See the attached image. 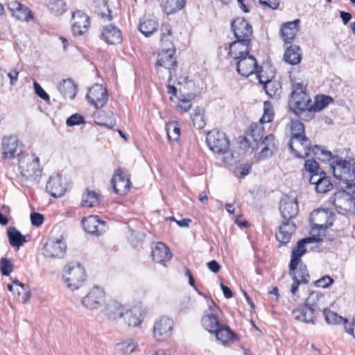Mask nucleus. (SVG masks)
Segmentation results:
<instances>
[{"instance_id":"1","label":"nucleus","mask_w":355,"mask_h":355,"mask_svg":"<svg viewBox=\"0 0 355 355\" xmlns=\"http://www.w3.org/2000/svg\"><path fill=\"white\" fill-rule=\"evenodd\" d=\"M292 85V92L288 101L291 110L297 115H300L305 111L310 112L311 99L306 92L308 85L306 80H300L290 76Z\"/></svg>"},{"instance_id":"2","label":"nucleus","mask_w":355,"mask_h":355,"mask_svg":"<svg viewBox=\"0 0 355 355\" xmlns=\"http://www.w3.org/2000/svg\"><path fill=\"white\" fill-rule=\"evenodd\" d=\"M329 201L340 214L355 213V184L345 186L343 189L336 191Z\"/></svg>"},{"instance_id":"3","label":"nucleus","mask_w":355,"mask_h":355,"mask_svg":"<svg viewBox=\"0 0 355 355\" xmlns=\"http://www.w3.org/2000/svg\"><path fill=\"white\" fill-rule=\"evenodd\" d=\"M63 281L71 291L78 290L86 279V272L83 266L78 262H71L63 269Z\"/></svg>"},{"instance_id":"4","label":"nucleus","mask_w":355,"mask_h":355,"mask_svg":"<svg viewBox=\"0 0 355 355\" xmlns=\"http://www.w3.org/2000/svg\"><path fill=\"white\" fill-rule=\"evenodd\" d=\"M19 168L21 175L26 180L35 179L40 175L39 158L34 154H26L19 159Z\"/></svg>"},{"instance_id":"5","label":"nucleus","mask_w":355,"mask_h":355,"mask_svg":"<svg viewBox=\"0 0 355 355\" xmlns=\"http://www.w3.org/2000/svg\"><path fill=\"white\" fill-rule=\"evenodd\" d=\"M81 303L87 310H98L106 304L105 293L103 288L94 286L82 299Z\"/></svg>"},{"instance_id":"6","label":"nucleus","mask_w":355,"mask_h":355,"mask_svg":"<svg viewBox=\"0 0 355 355\" xmlns=\"http://www.w3.org/2000/svg\"><path fill=\"white\" fill-rule=\"evenodd\" d=\"M274 112L270 103L265 101L263 104V114L259 122L252 123L250 125L251 136L254 141L262 140L264 135L263 125L272 121Z\"/></svg>"},{"instance_id":"7","label":"nucleus","mask_w":355,"mask_h":355,"mask_svg":"<svg viewBox=\"0 0 355 355\" xmlns=\"http://www.w3.org/2000/svg\"><path fill=\"white\" fill-rule=\"evenodd\" d=\"M174 322L168 317L157 319L153 325V336L157 341H165L170 338L173 332Z\"/></svg>"},{"instance_id":"8","label":"nucleus","mask_w":355,"mask_h":355,"mask_svg":"<svg viewBox=\"0 0 355 355\" xmlns=\"http://www.w3.org/2000/svg\"><path fill=\"white\" fill-rule=\"evenodd\" d=\"M331 168L334 176L342 182L345 186L354 184L352 182L355 178V169L351 170V164L349 162L340 159Z\"/></svg>"},{"instance_id":"9","label":"nucleus","mask_w":355,"mask_h":355,"mask_svg":"<svg viewBox=\"0 0 355 355\" xmlns=\"http://www.w3.org/2000/svg\"><path fill=\"white\" fill-rule=\"evenodd\" d=\"M219 308L211 301L208 308L204 311V315L201 319V323L205 329L214 334L223 324H220L218 318Z\"/></svg>"},{"instance_id":"10","label":"nucleus","mask_w":355,"mask_h":355,"mask_svg":"<svg viewBox=\"0 0 355 355\" xmlns=\"http://www.w3.org/2000/svg\"><path fill=\"white\" fill-rule=\"evenodd\" d=\"M206 141L209 149L215 154L225 150L230 146V141L225 133L217 130L209 131L207 135Z\"/></svg>"},{"instance_id":"11","label":"nucleus","mask_w":355,"mask_h":355,"mask_svg":"<svg viewBox=\"0 0 355 355\" xmlns=\"http://www.w3.org/2000/svg\"><path fill=\"white\" fill-rule=\"evenodd\" d=\"M111 184L114 191L116 194H126L129 191L131 186L130 175L121 168H118L114 172L111 180Z\"/></svg>"},{"instance_id":"12","label":"nucleus","mask_w":355,"mask_h":355,"mask_svg":"<svg viewBox=\"0 0 355 355\" xmlns=\"http://www.w3.org/2000/svg\"><path fill=\"white\" fill-rule=\"evenodd\" d=\"M67 246L62 239L49 240L43 248L42 253L46 257L63 258L66 254Z\"/></svg>"},{"instance_id":"13","label":"nucleus","mask_w":355,"mask_h":355,"mask_svg":"<svg viewBox=\"0 0 355 355\" xmlns=\"http://www.w3.org/2000/svg\"><path fill=\"white\" fill-rule=\"evenodd\" d=\"M311 141L307 137H291L289 141L291 152L297 158L304 159L311 152Z\"/></svg>"},{"instance_id":"14","label":"nucleus","mask_w":355,"mask_h":355,"mask_svg":"<svg viewBox=\"0 0 355 355\" xmlns=\"http://www.w3.org/2000/svg\"><path fill=\"white\" fill-rule=\"evenodd\" d=\"M87 98L91 105L99 109L107 103L108 94L107 89L102 85L96 84L89 89Z\"/></svg>"},{"instance_id":"15","label":"nucleus","mask_w":355,"mask_h":355,"mask_svg":"<svg viewBox=\"0 0 355 355\" xmlns=\"http://www.w3.org/2000/svg\"><path fill=\"white\" fill-rule=\"evenodd\" d=\"M299 211L296 197L284 196L279 203V211L284 220H293Z\"/></svg>"},{"instance_id":"16","label":"nucleus","mask_w":355,"mask_h":355,"mask_svg":"<svg viewBox=\"0 0 355 355\" xmlns=\"http://www.w3.org/2000/svg\"><path fill=\"white\" fill-rule=\"evenodd\" d=\"M175 51L173 49L168 48L166 51H162L158 54V59L156 62L157 71H160V67H164L168 71L169 80L171 79L172 71L177 67V62L173 57Z\"/></svg>"},{"instance_id":"17","label":"nucleus","mask_w":355,"mask_h":355,"mask_svg":"<svg viewBox=\"0 0 355 355\" xmlns=\"http://www.w3.org/2000/svg\"><path fill=\"white\" fill-rule=\"evenodd\" d=\"M19 152V140L16 136H5L1 141V156L4 159L15 158Z\"/></svg>"},{"instance_id":"18","label":"nucleus","mask_w":355,"mask_h":355,"mask_svg":"<svg viewBox=\"0 0 355 355\" xmlns=\"http://www.w3.org/2000/svg\"><path fill=\"white\" fill-rule=\"evenodd\" d=\"M232 28L236 39L251 41L252 28L243 17L235 19L232 23Z\"/></svg>"},{"instance_id":"19","label":"nucleus","mask_w":355,"mask_h":355,"mask_svg":"<svg viewBox=\"0 0 355 355\" xmlns=\"http://www.w3.org/2000/svg\"><path fill=\"white\" fill-rule=\"evenodd\" d=\"M73 23L71 31L74 35H82L86 33L90 25L89 17L80 10L73 13Z\"/></svg>"},{"instance_id":"20","label":"nucleus","mask_w":355,"mask_h":355,"mask_svg":"<svg viewBox=\"0 0 355 355\" xmlns=\"http://www.w3.org/2000/svg\"><path fill=\"white\" fill-rule=\"evenodd\" d=\"M318 241V239L314 236L306 237L300 240L297 243V246L292 251L289 268L293 270L295 267L297 266L302 256L306 252V244L317 242Z\"/></svg>"},{"instance_id":"21","label":"nucleus","mask_w":355,"mask_h":355,"mask_svg":"<svg viewBox=\"0 0 355 355\" xmlns=\"http://www.w3.org/2000/svg\"><path fill=\"white\" fill-rule=\"evenodd\" d=\"M144 318V313L142 309L135 306L129 309H125L122 318L128 327H137L142 323Z\"/></svg>"},{"instance_id":"22","label":"nucleus","mask_w":355,"mask_h":355,"mask_svg":"<svg viewBox=\"0 0 355 355\" xmlns=\"http://www.w3.org/2000/svg\"><path fill=\"white\" fill-rule=\"evenodd\" d=\"M251 41L238 40L230 44L229 55L234 60H240L248 55Z\"/></svg>"},{"instance_id":"23","label":"nucleus","mask_w":355,"mask_h":355,"mask_svg":"<svg viewBox=\"0 0 355 355\" xmlns=\"http://www.w3.org/2000/svg\"><path fill=\"white\" fill-rule=\"evenodd\" d=\"M82 224L85 230L92 234L100 235L107 229L105 223L100 220L97 216H89L84 218Z\"/></svg>"},{"instance_id":"24","label":"nucleus","mask_w":355,"mask_h":355,"mask_svg":"<svg viewBox=\"0 0 355 355\" xmlns=\"http://www.w3.org/2000/svg\"><path fill=\"white\" fill-rule=\"evenodd\" d=\"M236 69L243 76L248 77L258 69L257 62L252 55L243 57L239 60Z\"/></svg>"},{"instance_id":"25","label":"nucleus","mask_w":355,"mask_h":355,"mask_svg":"<svg viewBox=\"0 0 355 355\" xmlns=\"http://www.w3.org/2000/svg\"><path fill=\"white\" fill-rule=\"evenodd\" d=\"M295 230L296 225L293 220H283L276 233L277 240L282 244H287Z\"/></svg>"},{"instance_id":"26","label":"nucleus","mask_w":355,"mask_h":355,"mask_svg":"<svg viewBox=\"0 0 355 355\" xmlns=\"http://www.w3.org/2000/svg\"><path fill=\"white\" fill-rule=\"evenodd\" d=\"M295 230L296 225L293 220H283L276 233L277 240L282 244H287Z\"/></svg>"},{"instance_id":"27","label":"nucleus","mask_w":355,"mask_h":355,"mask_svg":"<svg viewBox=\"0 0 355 355\" xmlns=\"http://www.w3.org/2000/svg\"><path fill=\"white\" fill-rule=\"evenodd\" d=\"M46 191L54 198L61 197L64 195L66 187L62 183V178L60 174L51 176L46 186Z\"/></svg>"},{"instance_id":"28","label":"nucleus","mask_w":355,"mask_h":355,"mask_svg":"<svg viewBox=\"0 0 355 355\" xmlns=\"http://www.w3.org/2000/svg\"><path fill=\"white\" fill-rule=\"evenodd\" d=\"M259 83L263 85L264 90L269 97L275 99L280 98L282 89L279 82L270 80V77L263 79V76L260 75Z\"/></svg>"},{"instance_id":"29","label":"nucleus","mask_w":355,"mask_h":355,"mask_svg":"<svg viewBox=\"0 0 355 355\" xmlns=\"http://www.w3.org/2000/svg\"><path fill=\"white\" fill-rule=\"evenodd\" d=\"M8 7L12 15L21 21H28L33 18L32 12L18 1L9 2Z\"/></svg>"},{"instance_id":"30","label":"nucleus","mask_w":355,"mask_h":355,"mask_svg":"<svg viewBox=\"0 0 355 355\" xmlns=\"http://www.w3.org/2000/svg\"><path fill=\"white\" fill-rule=\"evenodd\" d=\"M214 334L217 340L225 346L230 345L238 340L236 334L225 324H222Z\"/></svg>"},{"instance_id":"31","label":"nucleus","mask_w":355,"mask_h":355,"mask_svg":"<svg viewBox=\"0 0 355 355\" xmlns=\"http://www.w3.org/2000/svg\"><path fill=\"white\" fill-rule=\"evenodd\" d=\"M305 305L313 313L323 311L326 308L324 296L318 292H311L306 300Z\"/></svg>"},{"instance_id":"32","label":"nucleus","mask_w":355,"mask_h":355,"mask_svg":"<svg viewBox=\"0 0 355 355\" xmlns=\"http://www.w3.org/2000/svg\"><path fill=\"white\" fill-rule=\"evenodd\" d=\"M300 21L295 19L285 23L281 29V36L286 43H291L299 31L298 25Z\"/></svg>"},{"instance_id":"33","label":"nucleus","mask_w":355,"mask_h":355,"mask_svg":"<svg viewBox=\"0 0 355 355\" xmlns=\"http://www.w3.org/2000/svg\"><path fill=\"white\" fill-rule=\"evenodd\" d=\"M152 257L155 261L163 263L171 258L170 249L164 243L159 242L153 248Z\"/></svg>"},{"instance_id":"34","label":"nucleus","mask_w":355,"mask_h":355,"mask_svg":"<svg viewBox=\"0 0 355 355\" xmlns=\"http://www.w3.org/2000/svg\"><path fill=\"white\" fill-rule=\"evenodd\" d=\"M102 37L109 44H117L122 41L121 31L112 25L107 26L103 28Z\"/></svg>"},{"instance_id":"35","label":"nucleus","mask_w":355,"mask_h":355,"mask_svg":"<svg viewBox=\"0 0 355 355\" xmlns=\"http://www.w3.org/2000/svg\"><path fill=\"white\" fill-rule=\"evenodd\" d=\"M292 316L297 321L304 323L314 324L315 317L313 312L309 308L305 306L298 307L292 311Z\"/></svg>"},{"instance_id":"36","label":"nucleus","mask_w":355,"mask_h":355,"mask_svg":"<svg viewBox=\"0 0 355 355\" xmlns=\"http://www.w3.org/2000/svg\"><path fill=\"white\" fill-rule=\"evenodd\" d=\"M125 307L118 302L112 301L107 304L105 315L110 320H117L123 318Z\"/></svg>"},{"instance_id":"37","label":"nucleus","mask_w":355,"mask_h":355,"mask_svg":"<svg viewBox=\"0 0 355 355\" xmlns=\"http://www.w3.org/2000/svg\"><path fill=\"white\" fill-rule=\"evenodd\" d=\"M59 92L64 98L73 99L77 92V87L71 79L64 80L58 85Z\"/></svg>"},{"instance_id":"38","label":"nucleus","mask_w":355,"mask_h":355,"mask_svg":"<svg viewBox=\"0 0 355 355\" xmlns=\"http://www.w3.org/2000/svg\"><path fill=\"white\" fill-rule=\"evenodd\" d=\"M157 28L158 22L155 19L144 17L140 20L139 30L145 37L150 36Z\"/></svg>"},{"instance_id":"39","label":"nucleus","mask_w":355,"mask_h":355,"mask_svg":"<svg viewBox=\"0 0 355 355\" xmlns=\"http://www.w3.org/2000/svg\"><path fill=\"white\" fill-rule=\"evenodd\" d=\"M316 216V220L320 223H316L315 227L321 230H326L332 225L333 216L324 209H319L315 213Z\"/></svg>"},{"instance_id":"40","label":"nucleus","mask_w":355,"mask_h":355,"mask_svg":"<svg viewBox=\"0 0 355 355\" xmlns=\"http://www.w3.org/2000/svg\"><path fill=\"white\" fill-rule=\"evenodd\" d=\"M284 58L285 62L293 65L297 64L302 59L300 47L296 45L290 46L286 49Z\"/></svg>"},{"instance_id":"41","label":"nucleus","mask_w":355,"mask_h":355,"mask_svg":"<svg viewBox=\"0 0 355 355\" xmlns=\"http://www.w3.org/2000/svg\"><path fill=\"white\" fill-rule=\"evenodd\" d=\"M137 343L132 338H128L116 344V350L123 354L130 355L137 347Z\"/></svg>"},{"instance_id":"42","label":"nucleus","mask_w":355,"mask_h":355,"mask_svg":"<svg viewBox=\"0 0 355 355\" xmlns=\"http://www.w3.org/2000/svg\"><path fill=\"white\" fill-rule=\"evenodd\" d=\"M261 141V145L263 146L260 152V157L263 158L272 155V150L275 148V136L269 134Z\"/></svg>"},{"instance_id":"43","label":"nucleus","mask_w":355,"mask_h":355,"mask_svg":"<svg viewBox=\"0 0 355 355\" xmlns=\"http://www.w3.org/2000/svg\"><path fill=\"white\" fill-rule=\"evenodd\" d=\"M10 244L13 247L19 248L26 242V238L15 227H10L7 232Z\"/></svg>"},{"instance_id":"44","label":"nucleus","mask_w":355,"mask_h":355,"mask_svg":"<svg viewBox=\"0 0 355 355\" xmlns=\"http://www.w3.org/2000/svg\"><path fill=\"white\" fill-rule=\"evenodd\" d=\"M290 275L293 279L298 280L304 284H307L310 278L306 267L303 265H300L298 268L296 266L293 270L290 268Z\"/></svg>"},{"instance_id":"45","label":"nucleus","mask_w":355,"mask_h":355,"mask_svg":"<svg viewBox=\"0 0 355 355\" xmlns=\"http://www.w3.org/2000/svg\"><path fill=\"white\" fill-rule=\"evenodd\" d=\"M101 196L94 191L87 189L82 197V205L85 207H94L98 205Z\"/></svg>"},{"instance_id":"46","label":"nucleus","mask_w":355,"mask_h":355,"mask_svg":"<svg viewBox=\"0 0 355 355\" xmlns=\"http://www.w3.org/2000/svg\"><path fill=\"white\" fill-rule=\"evenodd\" d=\"M332 101V98L330 96L320 95L316 96L313 103H311L310 112L314 113L319 112L327 105H328Z\"/></svg>"},{"instance_id":"47","label":"nucleus","mask_w":355,"mask_h":355,"mask_svg":"<svg viewBox=\"0 0 355 355\" xmlns=\"http://www.w3.org/2000/svg\"><path fill=\"white\" fill-rule=\"evenodd\" d=\"M325 321L329 324H343L345 327V323L347 322V319L338 315L336 313L330 311L325 308L323 311Z\"/></svg>"},{"instance_id":"48","label":"nucleus","mask_w":355,"mask_h":355,"mask_svg":"<svg viewBox=\"0 0 355 355\" xmlns=\"http://www.w3.org/2000/svg\"><path fill=\"white\" fill-rule=\"evenodd\" d=\"M49 10L55 15H61L66 11V4L63 0H46Z\"/></svg>"},{"instance_id":"49","label":"nucleus","mask_w":355,"mask_h":355,"mask_svg":"<svg viewBox=\"0 0 355 355\" xmlns=\"http://www.w3.org/2000/svg\"><path fill=\"white\" fill-rule=\"evenodd\" d=\"M193 125L197 129H202L205 127L206 122L204 118V110L200 107H196L193 110L191 114Z\"/></svg>"},{"instance_id":"50","label":"nucleus","mask_w":355,"mask_h":355,"mask_svg":"<svg viewBox=\"0 0 355 355\" xmlns=\"http://www.w3.org/2000/svg\"><path fill=\"white\" fill-rule=\"evenodd\" d=\"M217 155H221L223 157V162L230 165L236 164L240 160V156L239 153L233 152L232 150H230L229 148L221 153H218Z\"/></svg>"},{"instance_id":"51","label":"nucleus","mask_w":355,"mask_h":355,"mask_svg":"<svg viewBox=\"0 0 355 355\" xmlns=\"http://www.w3.org/2000/svg\"><path fill=\"white\" fill-rule=\"evenodd\" d=\"M312 150L315 157L322 162H329L333 158L331 152L322 146L315 145Z\"/></svg>"},{"instance_id":"52","label":"nucleus","mask_w":355,"mask_h":355,"mask_svg":"<svg viewBox=\"0 0 355 355\" xmlns=\"http://www.w3.org/2000/svg\"><path fill=\"white\" fill-rule=\"evenodd\" d=\"M166 130L168 139L170 141H176L180 135V129L175 122H171L166 124Z\"/></svg>"},{"instance_id":"53","label":"nucleus","mask_w":355,"mask_h":355,"mask_svg":"<svg viewBox=\"0 0 355 355\" xmlns=\"http://www.w3.org/2000/svg\"><path fill=\"white\" fill-rule=\"evenodd\" d=\"M13 284L15 286V291L17 292V300L22 303H25L30 297V292L26 289L25 285L19 281L15 280Z\"/></svg>"},{"instance_id":"54","label":"nucleus","mask_w":355,"mask_h":355,"mask_svg":"<svg viewBox=\"0 0 355 355\" xmlns=\"http://www.w3.org/2000/svg\"><path fill=\"white\" fill-rule=\"evenodd\" d=\"M291 137H306L304 135V124L297 120L292 121L291 126Z\"/></svg>"},{"instance_id":"55","label":"nucleus","mask_w":355,"mask_h":355,"mask_svg":"<svg viewBox=\"0 0 355 355\" xmlns=\"http://www.w3.org/2000/svg\"><path fill=\"white\" fill-rule=\"evenodd\" d=\"M332 189V184L329 178L323 175L319 182H318L315 190L319 193H326Z\"/></svg>"},{"instance_id":"56","label":"nucleus","mask_w":355,"mask_h":355,"mask_svg":"<svg viewBox=\"0 0 355 355\" xmlns=\"http://www.w3.org/2000/svg\"><path fill=\"white\" fill-rule=\"evenodd\" d=\"M0 270L3 275L8 276L13 270V264L7 258H1L0 260Z\"/></svg>"},{"instance_id":"57","label":"nucleus","mask_w":355,"mask_h":355,"mask_svg":"<svg viewBox=\"0 0 355 355\" xmlns=\"http://www.w3.org/2000/svg\"><path fill=\"white\" fill-rule=\"evenodd\" d=\"M191 96L189 95L187 97L185 95H181L179 98L180 103L177 105V108L180 110L181 112H186L191 107Z\"/></svg>"},{"instance_id":"58","label":"nucleus","mask_w":355,"mask_h":355,"mask_svg":"<svg viewBox=\"0 0 355 355\" xmlns=\"http://www.w3.org/2000/svg\"><path fill=\"white\" fill-rule=\"evenodd\" d=\"M334 282V279L329 275H324L315 281V286L319 288H327L329 287Z\"/></svg>"},{"instance_id":"59","label":"nucleus","mask_w":355,"mask_h":355,"mask_svg":"<svg viewBox=\"0 0 355 355\" xmlns=\"http://www.w3.org/2000/svg\"><path fill=\"white\" fill-rule=\"evenodd\" d=\"M66 123L68 126H73L84 123V118L79 114H74L67 119Z\"/></svg>"},{"instance_id":"60","label":"nucleus","mask_w":355,"mask_h":355,"mask_svg":"<svg viewBox=\"0 0 355 355\" xmlns=\"http://www.w3.org/2000/svg\"><path fill=\"white\" fill-rule=\"evenodd\" d=\"M304 168L310 173L319 172V164L314 159H307L305 162Z\"/></svg>"},{"instance_id":"61","label":"nucleus","mask_w":355,"mask_h":355,"mask_svg":"<svg viewBox=\"0 0 355 355\" xmlns=\"http://www.w3.org/2000/svg\"><path fill=\"white\" fill-rule=\"evenodd\" d=\"M33 86L35 89V92L38 96H40L42 99L46 102L49 101L50 97L49 94L43 89V88L38 83L35 81L33 83Z\"/></svg>"},{"instance_id":"62","label":"nucleus","mask_w":355,"mask_h":355,"mask_svg":"<svg viewBox=\"0 0 355 355\" xmlns=\"http://www.w3.org/2000/svg\"><path fill=\"white\" fill-rule=\"evenodd\" d=\"M31 220L33 225L39 227L44 222V216L41 214L33 212L31 214Z\"/></svg>"},{"instance_id":"63","label":"nucleus","mask_w":355,"mask_h":355,"mask_svg":"<svg viewBox=\"0 0 355 355\" xmlns=\"http://www.w3.org/2000/svg\"><path fill=\"white\" fill-rule=\"evenodd\" d=\"M261 70L260 71H258L257 69L256 72H257V77L258 78V80H259V76L260 75H262L263 77V79H266V78L268 77H270V80H271V78H272L275 76V73L273 71V70L269 67L267 68V70H264V68L263 67H261Z\"/></svg>"},{"instance_id":"64","label":"nucleus","mask_w":355,"mask_h":355,"mask_svg":"<svg viewBox=\"0 0 355 355\" xmlns=\"http://www.w3.org/2000/svg\"><path fill=\"white\" fill-rule=\"evenodd\" d=\"M260 3L264 7L272 10H276L279 6V0H259Z\"/></svg>"}]
</instances>
